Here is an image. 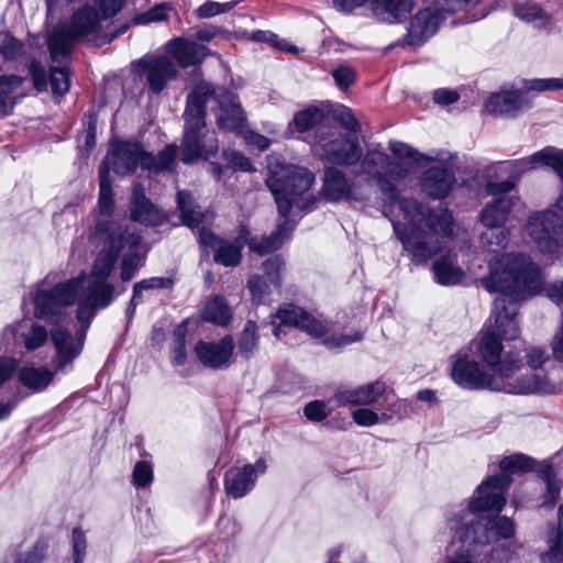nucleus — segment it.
<instances>
[{"instance_id": "nucleus-12", "label": "nucleus", "mask_w": 563, "mask_h": 563, "mask_svg": "<svg viewBox=\"0 0 563 563\" xmlns=\"http://www.w3.org/2000/svg\"><path fill=\"white\" fill-rule=\"evenodd\" d=\"M525 232L543 255H553L563 247V221L553 210H541L529 216Z\"/></svg>"}, {"instance_id": "nucleus-11", "label": "nucleus", "mask_w": 563, "mask_h": 563, "mask_svg": "<svg viewBox=\"0 0 563 563\" xmlns=\"http://www.w3.org/2000/svg\"><path fill=\"white\" fill-rule=\"evenodd\" d=\"M465 511L451 514L446 519V526L453 533V537L462 542L489 543L499 538H510L515 534V523L511 519L500 516L494 519H484L485 522H478L473 526L474 520L465 521Z\"/></svg>"}, {"instance_id": "nucleus-43", "label": "nucleus", "mask_w": 563, "mask_h": 563, "mask_svg": "<svg viewBox=\"0 0 563 563\" xmlns=\"http://www.w3.org/2000/svg\"><path fill=\"white\" fill-rule=\"evenodd\" d=\"M172 285V280L165 277H151L147 279H143L136 283L133 286V296L131 299L130 307L128 308L129 312H132L135 307L139 305V300L143 290L150 289H162L167 288Z\"/></svg>"}, {"instance_id": "nucleus-2", "label": "nucleus", "mask_w": 563, "mask_h": 563, "mask_svg": "<svg viewBox=\"0 0 563 563\" xmlns=\"http://www.w3.org/2000/svg\"><path fill=\"white\" fill-rule=\"evenodd\" d=\"M488 292H499L492 316L497 329L507 339H517L518 303L537 295L543 285L539 265L528 254L510 252L493 256L487 263V274L479 278Z\"/></svg>"}, {"instance_id": "nucleus-59", "label": "nucleus", "mask_w": 563, "mask_h": 563, "mask_svg": "<svg viewBox=\"0 0 563 563\" xmlns=\"http://www.w3.org/2000/svg\"><path fill=\"white\" fill-rule=\"evenodd\" d=\"M336 85L341 89L349 88L355 80V73L351 67L340 66L332 71Z\"/></svg>"}, {"instance_id": "nucleus-37", "label": "nucleus", "mask_w": 563, "mask_h": 563, "mask_svg": "<svg viewBox=\"0 0 563 563\" xmlns=\"http://www.w3.org/2000/svg\"><path fill=\"white\" fill-rule=\"evenodd\" d=\"M540 476L545 484L542 507H552L558 500L563 483L556 479L558 473L550 464H544L540 470Z\"/></svg>"}, {"instance_id": "nucleus-46", "label": "nucleus", "mask_w": 563, "mask_h": 563, "mask_svg": "<svg viewBox=\"0 0 563 563\" xmlns=\"http://www.w3.org/2000/svg\"><path fill=\"white\" fill-rule=\"evenodd\" d=\"M352 418L354 422L361 427H372L377 423H387L393 417L386 412L378 415L371 409L361 408L352 412Z\"/></svg>"}, {"instance_id": "nucleus-33", "label": "nucleus", "mask_w": 563, "mask_h": 563, "mask_svg": "<svg viewBox=\"0 0 563 563\" xmlns=\"http://www.w3.org/2000/svg\"><path fill=\"white\" fill-rule=\"evenodd\" d=\"M413 8V0H373V13L388 22L406 20Z\"/></svg>"}, {"instance_id": "nucleus-54", "label": "nucleus", "mask_w": 563, "mask_h": 563, "mask_svg": "<svg viewBox=\"0 0 563 563\" xmlns=\"http://www.w3.org/2000/svg\"><path fill=\"white\" fill-rule=\"evenodd\" d=\"M153 481V467L148 462H137L133 470V483L137 487H145Z\"/></svg>"}, {"instance_id": "nucleus-27", "label": "nucleus", "mask_w": 563, "mask_h": 563, "mask_svg": "<svg viewBox=\"0 0 563 563\" xmlns=\"http://www.w3.org/2000/svg\"><path fill=\"white\" fill-rule=\"evenodd\" d=\"M168 52L175 57L181 67H188L201 63L209 54L206 46L180 37L168 43Z\"/></svg>"}, {"instance_id": "nucleus-18", "label": "nucleus", "mask_w": 563, "mask_h": 563, "mask_svg": "<svg viewBox=\"0 0 563 563\" xmlns=\"http://www.w3.org/2000/svg\"><path fill=\"white\" fill-rule=\"evenodd\" d=\"M267 465L263 459L254 464H245L242 467L230 468L224 478V488L233 498H241L253 489L258 475L266 472Z\"/></svg>"}, {"instance_id": "nucleus-9", "label": "nucleus", "mask_w": 563, "mask_h": 563, "mask_svg": "<svg viewBox=\"0 0 563 563\" xmlns=\"http://www.w3.org/2000/svg\"><path fill=\"white\" fill-rule=\"evenodd\" d=\"M177 146L168 145L156 158L143 151L140 144L132 142H114L108 152L100 168H110L117 175H128L135 172L137 165L144 169L163 172L169 170L175 165Z\"/></svg>"}, {"instance_id": "nucleus-13", "label": "nucleus", "mask_w": 563, "mask_h": 563, "mask_svg": "<svg viewBox=\"0 0 563 563\" xmlns=\"http://www.w3.org/2000/svg\"><path fill=\"white\" fill-rule=\"evenodd\" d=\"M506 474L494 475L484 481L476 489V496L468 504L467 514L478 511L500 512L506 504V493L511 484Z\"/></svg>"}, {"instance_id": "nucleus-48", "label": "nucleus", "mask_w": 563, "mask_h": 563, "mask_svg": "<svg viewBox=\"0 0 563 563\" xmlns=\"http://www.w3.org/2000/svg\"><path fill=\"white\" fill-rule=\"evenodd\" d=\"M526 91L544 92L563 90V78H536L522 81Z\"/></svg>"}, {"instance_id": "nucleus-63", "label": "nucleus", "mask_w": 563, "mask_h": 563, "mask_svg": "<svg viewBox=\"0 0 563 563\" xmlns=\"http://www.w3.org/2000/svg\"><path fill=\"white\" fill-rule=\"evenodd\" d=\"M73 549H74V563H82L86 551V539L81 530L75 529L73 531Z\"/></svg>"}, {"instance_id": "nucleus-53", "label": "nucleus", "mask_w": 563, "mask_h": 563, "mask_svg": "<svg viewBox=\"0 0 563 563\" xmlns=\"http://www.w3.org/2000/svg\"><path fill=\"white\" fill-rule=\"evenodd\" d=\"M22 45L9 33H0V54L5 59H13L21 54Z\"/></svg>"}, {"instance_id": "nucleus-17", "label": "nucleus", "mask_w": 563, "mask_h": 563, "mask_svg": "<svg viewBox=\"0 0 563 563\" xmlns=\"http://www.w3.org/2000/svg\"><path fill=\"white\" fill-rule=\"evenodd\" d=\"M93 314L88 319L78 320L82 323L81 330L76 340L69 331L60 325H56L51 331V340L56 349V363L59 368L73 362L82 351L85 333Z\"/></svg>"}, {"instance_id": "nucleus-22", "label": "nucleus", "mask_w": 563, "mask_h": 563, "mask_svg": "<svg viewBox=\"0 0 563 563\" xmlns=\"http://www.w3.org/2000/svg\"><path fill=\"white\" fill-rule=\"evenodd\" d=\"M233 350V339L227 335L218 342L199 341L195 346V354L205 366L222 368L229 365Z\"/></svg>"}, {"instance_id": "nucleus-51", "label": "nucleus", "mask_w": 563, "mask_h": 563, "mask_svg": "<svg viewBox=\"0 0 563 563\" xmlns=\"http://www.w3.org/2000/svg\"><path fill=\"white\" fill-rule=\"evenodd\" d=\"M24 340V346L33 351L42 346L47 340V332L44 327L34 323L29 333L21 335Z\"/></svg>"}, {"instance_id": "nucleus-21", "label": "nucleus", "mask_w": 563, "mask_h": 563, "mask_svg": "<svg viewBox=\"0 0 563 563\" xmlns=\"http://www.w3.org/2000/svg\"><path fill=\"white\" fill-rule=\"evenodd\" d=\"M530 108V100L522 90H504L489 96L485 110L494 115L516 117Z\"/></svg>"}, {"instance_id": "nucleus-24", "label": "nucleus", "mask_w": 563, "mask_h": 563, "mask_svg": "<svg viewBox=\"0 0 563 563\" xmlns=\"http://www.w3.org/2000/svg\"><path fill=\"white\" fill-rule=\"evenodd\" d=\"M499 173L503 175H509V178L503 181H488L485 186V190L489 195H498L511 191L516 181L519 177L528 172L534 169L533 162H531V155L525 158L509 161L503 163L499 167Z\"/></svg>"}, {"instance_id": "nucleus-19", "label": "nucleus", "mask_w": 563, "mask_h": 563, "mask_svg": "<svg viewBox=\"0 0 563 563\" xmlns=\"http://www.w3.org/2000/svg\"><path fill=\"white\" fill-rule=\"evenodd\" d=\"M282 266L283 261L279 256L267 258L263 263L265 275L261 276L258 274H254L249 278L247 288L255 302H264L267 296L280 286L279 271Z\"/></svg>"}, {"instance_id": "nucleus-50", "label": "nucleus", "mask_w": 563, "mask_h": 563, "mask_svg": "<svg viewBox=\"0 0 563 563\" xmlns=\"http://www.w3.org/2000/svg\"><path fill=\"white\" fill-rule=\"evenodd\" d=\"M47 543L37 541L32 549L18 554L14 563H41L46 554Z\"/></svg>"}, {"instance_id": "nucleus-39", "label": "nucleus", "mask_w": 563, "mask_h": 563, "mask_svg": "<svg viewBox=\"0 0 563 563\" xmlns=\"http://www.w3.org/2000/svg\"><path fill=\"white\" fill-rule=\"evenodd\" d=\"M23 79L14 75L0 76V117L8 115L13 109V101L10 95L19 89Z\"/></svg>"}, {"instance_id": "nucleus-15", "label": "nucleus", "mask_w": 563, "mask_h": 563, "mask_svg": "<svg viewBox=\"0 0 563 563\" xmlns=\"http://www.w3.org/2000/svg\"><path fill=\"white\" fill-rule=\"evenodd\" d=\"M139 75L146 80L150 90L159 93L177 77L175 64L166 56H147L137 63Z\"/></svg>"}, {"instance_id": "nucleus-60", "label": "nucleus", "mask_w": 563, "mask_h": 563, "mask_svg": "<svg viewBox=\"0 0 563 563\" xmlns=\"http://www.w3.org/2000/svg\"><path fill=\"white\" fill-rule=\"evenodd\" d=\"M165 19H167V8L164 5H157L148 12L135 16L134 21L137 24H147L151 22L163 21Z\"/></svg>"}, {"instance_id": "nucleus-29", "label": "nucleus", "mask_w": 563, "mask_h": 563, "mask_svg": "<svg viewBox=\"0 0 563 563\" xmlns=\"http://www.w3.org/2000/svg\"><path fill=\"white\" fill-rule=\"evenodd\" d=\"M515 198L501 196L488 202L479 214V221L486 228L504 227L515 206Z\"/></svg>"}, {"instance_id": "nucleus-56", "label": "nucleus", "mask_w": 563, "mask_h": 563, "mask_svg": "<svg viewBox=\"0 0 563 563\" xmlns=\"http://www.w3.org/2000/svg\"><path fill=\"white\" fill-rule=\"evenodd\" d=\"M235 3L236 2L220 3V2L209 1V2H206L202 5H200L196 12L199 18H202V19L211 18L217 14H220V13L231 10L235 5Z\"/></svg>"}, {"instance_id": "nucleus-25", "label": "nucleus", "mask_w": 563, "mask_h": 563, "mask_svg": "<svg viewBox=\"0 0 563 563\" xmlns=\"http://www.w3.org/2000/svg\"><path fill=\"white\" fill-rule=\"evenodd\" d=\"M385 391V384L377 380L353 388H342L336 391L335 399L341 405L367 406L376 402Z\"/></svg>"}, {"instance_id": "nucleus-40", "label": "nucleus", "mask_w": 563, "mask_h": 563, "mask_svg": "<svg viewBox=\"0 0 563 563\" xmlns=\"http://www.w3.org/2000/svg\"><path fill=\"white\" fill-rule=\"evenodd\" d=\"M257 325L249 320L238 339L239 354L245 360L251 358L257 349Z\"/></svg>"}, {"instance_id": "nucleus-20", "label": "nucleus", "mask_w": 563, "mask_h": 563, "mask_svg": "<svg viewBox=\"0 0 563 563\" xmlns=\"http://www.w3.org/2000/svg\"><path fill=\"white\" fill-rule=\"evenodd\" d=\"M320 146L322 156L336 165H354L363 155L357 139L347 135H341L324 143H320Z\"/></svg>"}, {"instance_id": "nucleus-30", "label": "nucleus", "mask_w": 563, "mask_h": 563, "mask_svg": "<svg viewBox=\"0 0 563 563\" xmlns=\"http://www.w3.org/2000/svg\"><path fill=\"white\" fill-rule=\"evenodd\" d=\"M455 183L454 175L445 168L432 167L428 169L422 178V189L431 197H445Z\"/></svg>"}, {"instance_id": "nucleus-36", "label": "nucleus", "mask_w": 563, "mask_h": 563, "mask_svg": "<svg viewBox=\"0 0 563 563\" xmlns=\"http://www.w3.org/2000/svg\"><path fill=\"white\" fill-rule=\"evenodd\" d=\"M515 14L520 20L531 23L537 29H543L551 24V18L540 7L533 3H517Z\"/></svg>"}, {"instance_id": "nucleus-31", "label": "nucleus", "mask_w": 563, "mask_h": 563, "mask_svg": "<svg viewBox=\"0 0 563 563\" xmlns=\"http://www.w3.org/2000/svg\"><path fill=\"white\" fill-rule=\"evenodd\" d=\"M323 195L330 200L355 199L362 197L354 192V187L349 186L343 172L330 168L324 175V184L322 188Z\"/></svg>"}, {"instance_id": "nucleus-3", "label": "nucleus", "mask_w": 563, "mask_h": 563, "mask_svg": "<svg viewBox=\"0 0 563 563\" xmlns=\"http://www.w3.org/2000/svg\"><path fill=\"white\" fill-rule=\"evenodd\" d=\"M177 205L181 220L191 230H198V239L202 246L214 252V262L223 266H236L241 262V250L247 242L250 250L258 255H265L278 250L289 239L295 225L285 219L278 224L275 232L262 241L246 240L249 231L243 228L241 236L234 241L219 240L208 228L213 214L202 212L195 203L192 196L187 191H178Z\"/></svg>"}, {"instance_id": "nucleus-44", "label": "nucleus", "mask_w": 563, "mask_h": 563, "mask_svg": "<svg viewBox=\"0 0 563 563\" xmlns=\"http://www.w3.org/2000/svg\"><path fill=\"white\" fill-rule=\"evenodd\" d=\"M533 466L532 460L523 454H512L504 457L499 462V467L503 474L509 476L511 473H520L531 470Z\"/></svg>"}, {"instance_id": "nucleus-49", "label": "nucleus", "mask_w": 563, "mask_h": 563, "mask_svg": "<svg viewBox=\"0 0 563 563\" xmlns=\"http://www.w3.org/2000/svg\"><path fill=\"white\" fill-rule=\"evenodd\" d=\"M411 172V165L407 162H398L391 161L388 158V164L383 174L384 179H386L389 186H394L391 184L393 180L404 179Z\"/></svg>"}, {"instance_id": "nucleus-62", "label": "nucleus", "mask_w": 563, "mask_h": 563, "mask_svg": "<svg viewBox=\"0 0 563 563\" xmlns=\"http://www.w3.org/2000/svg\"><path fill=\"white\" fill-rule=\"evenodd\" d=\"M303 413L311 421H321L328 416L325 405L318 400L306 405Z\"/></svg>"}, {"instance_id": "nucleus-28", "label": "nucleus", "mask_w": 563, "mask_h": 563, "mask_svg": "<svg viewBox=\"0 0 563 563\" xmlns=\"http://www.w3.org/2000/svg\"><path fill=\"white\" fill-rule=\"evenodd\" d=\"M548 549L541 554L542 563L563 562V504L558 509L556 525L548 528L545 534Z\"/></svg>"}, {"instance_id": "nucleus-14", "label": "nucleus", "mask_w": 563, "mask_h": 563, "mask_svg": "<svg viewBox=\"0 0 563 563\" xmlns=\"http://www.w3.org/2000/svg\"><path fill=\"white\" fill-rule=\"evenodd\" d=\"M494 321V331H486L482 334L479 338L476 349L479 357L485 362V364L492 369L493 373L496 374V368L501 366H509L514 367V374L512 378H521L522 376H536L534 374H523L521 373L520 365L508 358L505 357L504 360H500V355L503 352V344L500 339L504 338L505 340H508L505 335L500 333V331L497 329L495 319L492 317Z\"/></svg>"}, {"instance_id": "nucleus-6", "label": "nucleus", "mask_w": 563, "mask_h": 563, "mask_svg": "<svg viewBox=\"0 0 563 563\" xmlns=\"http://www.w3.org/2000/svg\"><path fill=\"white\" fill-rule=\"evenodd\" d=\"M514 367L501 366L495 373L485 372L481 365L466 356L457 357L453 363L451 376L454 383L467 389H490L507 394H555L559 386L538 376L512 378Z\"/></svg>"}, {"instance_id": "nucleus-45", "label": "nucleus", "mask_w": 563, "mask_h": 563, "mask_svg": "<svg viewBox=\"0 0 563 563\" xmlns=\"http://www.w3.org/2000/svg\"><path fill=\"white\" fill-rule=\"evenodd\" d=\"M49 82L54 95L62 96L70 88V74L67 67H51Z\"/></svg>"}, {"instance_id": "nucleus-4", "label": "nucleus", "mask_w": 563, "mask_h": 563, "mask_svg": "<svg viewBox=\"0 0 563 563\" xmlns=\"http://www.w3.org/2000/svg\"><path fill=\"white\" fill-rule=\"evenodd\" d=\"M391 220L395 233L404 247L418 261H427L443 249L442 238L452 233V214L443 208L428 218L415 199L404 198L394 205Z\"/></svg>"}, {"instance_id": "nucleus-41", "label": "nucleus", "mask_w": 563, "mask_h": 563, "mask_svg": "<svg viewBox=\"0 0 563 563\" xmlns=\"http://www.w3.org/2000/svg\"><path fill=\"white\" fill-rule=\"evenodd\" d=\"M510 231L504 227L487 228L481 234V244L485 250L497 252L507 246Z\"/></svg>"}, {"instance_id": "nucleus-42", "label": "nucleus", "mask_w": 563, "mask_h": 563, "mask_svg": "<svg viewBox=\"0 0 563 563\" xmlns=\"http://www.w3.org/2000/svg\"><path fill=\"white\" fill-rule=\"evenodd\" d=\"M99 180V211L103 216H109L113 211L114 201L112 198L111 179L110 176H108L107 168H100Z\"/></svg>"}, {"instance_id": "nucleus-58", "label": "nucleus", "mask_w": 563, "mask_h": 563, "mask_svg": "<svg viewBox=\"0 0 563 563\" xmlns=\"http://www.w3.org/2000/svg\"><path fill=\"white\" fill-rule=\"evenodd\" d=\"M176 336V346L173 351L172 362L174 365H181L186 360V351H185V329L183 327H178L175 330Z\"/></svg>"}, {"instance_id": "nucleus-5", "label": "nucleus", "mask_w": 563, "mask_h": 563, "mask_svg": "<svg viewBox=\"0 0 563 563\" xmlns=\"http://www.w3.org/2000/svg\"><path fill=\"white\" fill-rule=\"evenodd\" d=\"M124 0H85L69 21L55 27L48 38V48L53 60L69 54L75 41L102 45L122 34L126 26L114 34L103 33V26L122 8Z\"/></svg>"}, {"instance_id": "nucleus-7", "label": "nucleus", "mask_w": 563, "mask_h": 563, "mask_svg": "<svg viewBox=\"0 0 563 563\" xmlns=\"http://www.w3.org/2000/svg\"><path fill=\"white\" fill-rule=\"evenodd\" d=\"M214 95L210 84L201 82L188 96L185 112V131L181 142V161L191 164L218 152V140L206 128V102Z\"/></svg>"}, {"instance_id": "nucleus-57", "label": "nucleus", "mask_w": 563, "mask_h": 563, "mask_svg": "<svg viewBox=\"0 0 563 563\" xmlns=\"http://www.w3.org/2000/svg\"><path fill=\"white\" fill-rule=\"evenodd\" d=\"M437 3L446 14L468 10L479 3V0H437Z\"/></svg>"}, {"instance_id": "nucleus-55", "label": "nucleus", "mask_w": 563, "mask_h": 563, "mask_svg": "<svg viewBox=\"0 0 563 563\" xmlns=\"http://www.w3.org/2000/svg\"><path fill=\"white\" fill-rule=\"evenodd\" d=\"M223 158L228 166L234 170L251 172L253 170L252 163L243 154L234 151H223Z\"/></svg>"}, {"instance_id": "nucleus-1", "label": "nucleus", "mask_w": 563, "mask_h": 563, "mask_svg": "<svg viewBox=\"0 0 563 563\" xmlns=\"http://www.w3.org/2000/svg\"><path fill=\"white\" fill-rule=\"evenodd\" d=\"M92 239L101 244L89 278L81 273L67 282L59 283L52 291L37 290L34 316L46 322L56 323L62 318V309L78 302L77 318L88 320L98 308L109 306L114 298V287L109 283L117 258L122 256L120 277L130 282L142 266L144 253L141 239L115 221L99 220Z\"/></svg>"}, {"instance_id": "nucleus-34", "label": "nucleus", "mask_w": 563, "mask_h": 563, "mask_svg": "<svg viewBox=\"0 0 563 563\" xmlns=\"http://www.w3.org/2000/svg\"><path fill=\"white\" fill-rule=\"evenodd\" d=\"M131 218L144 224H157L161 214L146 199L144 188L136 185L132 195Z\"/></svg>"}, {"instance_id": "nucleus-38", "label": "nucleus", "mask_w": 563, "mask_h": 563, "mask_svg": "<svg viewBox=\"0 0 563 563\" xmlns=\"http://www.w3.org/2000/svg\"><path fill=\"white\" fill-rule=\"evenodd\" d=\"M205 320L218 325H227L232 319V312L225 299L221 296H216L207 302L203 310Z\"/></svg>"}, {"instance_id": "nucleus-52", "label": "nucleus", "mask_w": 563, "mask_h": 563, "mask_svg": "<svg viewBox=\"0 0 563 563\" xmlns=\"http://www.w3.org/2000/svg\"><path fill=\"white\" fill-rule=\"evenodd\" d=\"M250 40L255 42H265L269 43L272 46L277 47L283 51H287L290 53H296L297 48L292 45H288L285 41L280 40L277 35L267 32V31H256L253 32L250 37Z\"/></svg>"}, {"instance_id": "nucleus-23", "label": "nucleus", "mask_w": 563, "mask_h": 563, "mask_svg": "<svg viewBox=\"0 0 563 563\" xmlns=\"http://www.w3.org/2000/svg\"><path fill=\"white\" fill-rule=\"evenodd\" d=\"M218 108L216 121L220 129L238 132L243 128L245 114L232 92L222 90L216 96Z\"/></svg>"}, {"instance_id": "nucleus-10", "label": "nucleus", "mask_w": 563, "mask_h": 563, "mask_svg": "<svg viewBox=\"0 0 563 563\" xmlns=\"http://www.w3.org/2000/svg\"><path fill=\"white\" fill-rule=\"evenodd\" d=\"M273 322L278 324L274 329V335L276 338L280 336L283 325L298 328L310 336L321 340L329 349L344 347L362 339L360 332H355L352 335H336L330 322L316 318L294 305H287L278 309L274 316Z\"/></svg>"}, {"instance_id": "nucleus-32", "label": "nucleus", "mask_w": 563, "mask_h": 563, "mask_svg": "<svg viewBox=\"0 0 563 563\" xmlns=\"http://www.w3.org/2000/svg\"><path fill=\"white\" fill-rule=\"evenodd\" d=\"M435 280L443 286L461 284L465 279V272L456 265V255L446 254L432 264Z\"/></svg>"}, {"instance_id": "nucleus-35", "label": "nucleus", "mask_w": 563, "mask_h": 563, "mask_svg": "<svg viewBox=\"0 0 563 563\" xmlns=\"http://www.w3.org/2000/svg\"><path fill=\"white\" fill-rule=\"evenodd\" d=\"M53 376L54 373L46 367H23L19 373L20 382L36 391L46 388Z\"/></svg>"}, {"instance_id": "nucleus-61", "label": "nucleus", "mask_w": 563, "mask_h": 563, "mask_svg": "<svg viewBox=\"0 0 563 563\" xmlns=\"http://www.w3.org/2000/svg\"><path fill=\"white\" fill-rule=\"evenodd\" d=\"M30 71L32 75L34 87L37 91L47 90V76L43 66L37 62H32Z\"/></svg>"}, {"instance_id": "nucleus-64", "label": "nucleus", "mask_w": 563, "mask_h": 563, "mask_svg": "<svg viewBox=\"0 0 563 563\" xmlns=\"http://www.w3.org/2000/svg\"><path fill=\"white\" fill-rule=\"evenodd\" d=\"M18 368V362L14 358L0 356V386L10 379Z\"/></svg>"}, {"instance_id": "nucleus-26", "label": "nucleus", "mask_w": 563, "mask_h": 563, "mask_svg": "<svg viewBox=\"0 0 563 563\" xmlns=\"http://www.w3.org/2000/svg\"><path fill=\"white\" fill-rule=\"evenodd\" d=\"M388 156L380 151H368L362 161V168L367 175L377 178L378 185L385 199L388 202H394L397 198V190L395 186H389L388 181L384 179V172L388 164Z\"/></svg>"}, {"instance_id": "nucleus-8", "label": "nucleus", "mask_w": 563, "mask_h": 563, "mask_svg": "<svg viewBox=\"0 0 563 563\" xmlns=\"http://www.w3.org/2000/svg\"><path fill=\"white\" fill-rule=\"evenodd\" d=\"M314 176L307 168L279 162L268 164L266 185L275 198L278 212L286 218L292 206L309 210L316 202L310 192Z\"/></svg>"}, {"instance_id": "nucleus-47", "label": "nucleus", "mask_w": 563, "mask_h": 563, "mask_svg": "<svg viewBox=\"0 0 563 563\" xmlns=\"http://www.w3.org/2000/svg\"><path fill=\"white\" fill-rule=\"evenodd\" d=\"M322 119V112L318 108H308L298 112L292 123L298 132H306L312 129Z\"/></svg>"}, {"instance_id": "nucleus-16", "label": "nucleus", "mask_w": 563, "mask_h": 563, "mask_svg": "<svg viewBox=\"0 0 563 563\" xmlns=\"http://www.w3.org/2000/svg\"><path fill=\"white\" fill-rule=\"evenodd\" d=\"M446 15V12L438 5L437 0L431 5L419 10L409 24V44L419 46L433 36Z\"/></svg>"}]
</instances>
